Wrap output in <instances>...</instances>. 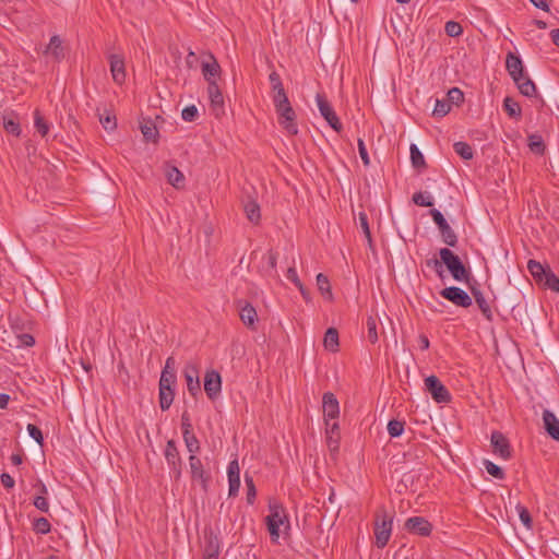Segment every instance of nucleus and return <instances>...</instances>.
I'll return each mask as SVG.
<instances>
[{"mask_svg": "<svg viewBox=\"0 0 559 559\" xmlns=\"http://www.w3.org/2000/svg\"><path fill=\"white\" fill-rule=\"evenodd\" d=\"M367 331H368V340L370 343L374 344L378 342V332H377V320L373 317H368L367 322Z\"/></svg>", "mask_w": 559, "mask_h": 559, "instance_id": "nucleus-46", "label": "nucleus"}, {"mask_svg": "<svg viewBox=\"0 0 559 559\" xmlns=\"http://www.w3.org/2000/svg\"><path fill=\"white\" fill-rule=\"evenodd\" d=\"M198 115V108L194 105L187 106L181 111L182 119L188 122L194 121Z\"/></svg>", "mask_w": 559, "mask_h": 559, "instance_id": "nucleus-53", "label": "nucleus"}, {"mask_svg": "<svg viewBox=\"0 0 559 559\" xmlns=\"http://www.w3.org/2000/svg\"><path fill=\"white\" fill-rule=\"evenodd\" d=\"M263 260L266 263L265 273L269 275H275L276 274V261H277V254L270 250L263 258Z\"/></svg>", "mask_w": 559, "mask_h": 559, "instance_id": "nucleus-43", "label": "nucleus"}, {"mask_svg": "<svg viewBox=\"0 0 559 559\" xmlns=\"http://www.w3.org/2000/svg\"><path fill=\"white\" fill-rule=\"evenodd\" d=\"M239 317L245 325L254 329L258 316L255 309L250 304H246L243 307H241Z\"/></svg>", "mask_w": 559, "mask_h": 559, "instance_id": "nucleus-24", "label": "nucleus"}, {"mask_svg": "<svg viewBox=\"0 0 559 559\" xmlns=\"http://www.w3.org/2000/svg\"><path fill=\"white\" fill-rule=\"evenodd\" d=\"M177 376L173 371H162L159 379V388L174 389Z\"/></svg>", "mask_w": 559, "mask_h": 559, "instance_id": "nucleus-40", "label": "nucleus"}, {"mask_svg": "<svg viewBox=\"0 0 559 559\" xmlns=\"http://www.w3.org/2000/svg\"><path fill=\"white\" fill-rule=\"evenodd\" d=\"M222 390L221 374L215 370H209L204 377V391L210 400H215Z\"/></svg>", "mask_w": 559, "mask_h": 559, "instance_id": "nucleus-14", "label": "nucleus"}, {"mask_svg": "<svg viewBox=\"0 0 559 559\" xmlns=\"http://www.w3.org/2000/svg\"><path fill=\"white\" fill-rule=\"evenodd\" d=\"M514 83L522 95L532 97L536 94V85L527 75H523V80L514 81Z\"/></svg>", "mask_w": 559, "mask_h": 559, "instance_id": "nucleus-28", "label": "nucleus"}, {"mask_svg": "<svg viewBox=\"0 0 559 559\" xmlns=\"http://www.w3.org/2000/svg\"><path fill=\"white\" fill-rule=\"evenodd\" d=\"M404 431V423L392 419L388 424V432L392 438L400 437Z\"/></svg>", "mask_w": 559, "mask_h": 559, "instance_id": "nucleus-49", "label": "nucleus"}, {"mask_svg": "<svg viewBox=\"0 0 559 559\" xmlns=\"http://www.w3.org/2000/svg\"><path fill=\"white\" fill-rule=\"evenodd\" d=\"M444 31L448 36L450 37H456L460 36L463 32V28L460 23L454 21H449L445 23Z\"/></svg>", "mask_w": 559, "mask_h": 559, "instance_id": "nucleus-51", "label": "nucleus"}, {"mask_svg": "<svg viewBox=\"0 0 559 559\" xmlns=\"http://www.w3.org/2000/svg\"><path fill=\"white\" fill-rule=\"evenodd\" d=\"M110 72L116 83L122 84L126 81L124 59L121 55L109 56Z\"/></svg>", "mask_w": 559, "mask_h": 559, "instance_id": "nucleus-19", "label": "nucleus"}, {"mask_svg": "<svg viewBox=\"0 0 559 559\" xmlns=\"http://www.w3.org/2000/svg\"><path fill=\"white\" fill-rule=\"evenodd\" d=\"M516 509L519 511V516L523 525L528 530L532 528V518L528 510L520 504L516 507Z\"/></svg>", "mask_w": 559, "mask_h": 559, "instance_id": "nucleus-54", "label": "nucleus"}, {"mask_svg": "<svg viewBox=\"0 0 559 559\" xmlns=\"http://www.w3.org/2000/svg\"><path fill=\"white\" fill-rule=\"evenodd\" d=\"M181 429H182V436L193 432L192 425L190 423V418L187 413H183L181 416Z\"/></svg>", "mask_w": 559, "mask_h": 559, "instance_id": "nucleus-63", "label": "nucleus"}, {"mask_svg": "<svg viewBox=\"0 0 559 559\" xmlns=\"http://www.w3.org/2000/svg\"><path fill=\"white\" fill-rule=\"evenodd\" d=\"M272 92L284 88L280 74L276 71H272L269 75Z\"/></svg>", "mask_w": 559, "mask_h": 559, "instance_id": "nucleus-58", "label": "nucleus"}, {"mask_svg": "<svg viewBox=\"0 0 559 559\" xmlns=\"http://www.w3.org/2000/svg\"><path fill=\"white\" fill-rule=\"evenodd\" d=\"M189 467L192 481H198L202 489L206 491L211 475L205 471L202 461L197 455H190Z\"/></svg>", "mask_w": 559, "mask_h": 559, "instance_id": "nucleus-9", "label": "nucleus"}, {"mask_svg": "<svg viewBox=\"0 0 559 559\" xmlns=\"http://www.w3.org/2000/svg\"><path fill=\"white\" fill-rule=\"evenodd\" d=\"M140 129L145 141L156 142L158 130L151 120H143L140 124Z\"/></svg>", "mask_w": 559, "mask_h": 559, "instance_id": "nucleus-30", "label": "nucleus"}, {"mask_svg": "<svg viewBox=\"0 0 559 559\" xmlns=\"http://www.w3.org/2000/svg\"><path fill=\"white\" fill-rule=\"evenodd\" d=\"M528 147L536 154H543L545 151V144L542 136L533 134L528 136Z\"/></svg>", "mask_w": 559, "mask_h": 559, "instance_id": "nucleus-42", "label": "nucleus"}, {"mask_svg": "<svg viewBox=\"0 0 559 559\" xmlns=\"http://www.w3.org/2000/svg\"><path fill=\"white\" fill-rule=\"evenodd\" d=\"M3 127L7 132L19 135L20 134V124L12 119L4 120Z\"/></svg>", "mask_w": 559, "mask_h": 559, "instance_id": "nucleus-62", "label": "nucleus"}, {"mask_svg": "<svg viewBox=\"0 0 559 559\" xmlns=\"http://www.w3.org/2000/svg\"><path fill=\"white\" fill-rule=\"evenodd\" d=\"M539 284L552 292L559 293V278L550 269L545 274L544 281Z\"/></svg>", "mask_w": 559, "mask_h": 559, "instance_id": "nucleus-36", "label": "nucleus"}, {"mask_svg": "<svg viewBox=\"0 0 559 559\" xmlns=\"http://www.w3.org/2000/svg\"><path fill=\"white\" fill-rule=\"evenodd\" d=\"M46 64L59 63L64 58L63 41L58 35L50 37L48 45L43 51Z\"/></svg>", "mask_w": 559, "mask_h": 559, "instance_id": "nucleus-6", "label": "nucleus"}, {"mask_svg": "<svg viewBox=\"0 0 559 559\" xmlns=\"http://www.w3.org/2000/svg\"><path fill=\"white\" fill-rule=\"evenodd\" d=\"M164 174L168 183H170L176 189H179L183 186L185 176L176 166L171 165L170 163H166L164 165Z\"/></svg>", "mask_w": 559, "mask_h": 559, "instance_id": "nucleus-22", "label": "nucleus"}, {"mask_svg": "<svg viewBox=\"0 0 559 559\" xmlns=\"http://www.w3.org/2000/svg\"><path fill=\"white\" fill-rule=\"evenodd\" d=\"M324 348L335 353L338 349V332L335 328H329L323 338Z\"/></svg>", "mask_w": 559, "mask_h": 559, "instance_id": "nucleus-26", "label": "nucleus"}, {"mask_svg": "<svg viewBox=\"0 0 559 559\" xmlns=\"http://www.w3.org/2000/svg\"><path fill=\"white\" fill-rule=\"evenodd\" d=\"M270 514L266 516V525L272 540H277L280 537V527L289 526L288 518L284 507L275 500L269 503Z\"/></svg>", "mask_w": 559, "mask_h": 559, "instance_id": "nucleus-2", "label": "nucleus"}, {"mask_svg": "<svg viewBox=\"0 0 559 559\" xmlns=\"http://www.w3.org/2000/svg\"><path fill=\"white\" fill-rule=\"evenodd\" d=\"M182 373L187 382L188 392L192 396H197L201 392L199 364L197 361H188Z\"/></svg>", "mask_w": 559, "mask_h": 559, "instance_id": "nucleus-8", "label": "nucleus"}, {"mask_svg": "<svg viewBox=\"0 0 559 559\" xmlns=\"http://www.w3.org/2000/svg\"><path fill=\"white\" fill-rule=\"evenodd\" d=\"M165 459L170 466L175 479H179L182 474V462L174 440H168L165 448Z\"/></svg>", "mask_w": 559, "mask_h": 559, "instance_id": "nucleus-10", "label": "nucleus"}, {"mask_svg": "<svg viewBox=\"0 0 559 559\" xmlns=\"http://www.w3.org/2000/svg\"><path fill=\"white\" fill-rule=\"evenodd\" d=\"M471 293H472L478 308L480 309L483 316L488 321H491L492 320L491 307H490V304L488 302V300L485 298L481 290L475 286H471Z\"/></svg>", "mask_w": 559, "mask_h": 559, "instance_id": "nucleus-23", "label": "nucleus"}, {"mask_svg": "<svg viewBox=\"0 0 559 559\" xmlns=\"http://www.w3.org/2000/svg\"><path fill=\"white\" fill-rule=\"evenodd\" d=\"M453 148L457 155H460L463 159H472L474 156V151L472 146L466 142H455L453 144Z\"/></svg>", "mask_w": 559, "mask_h": 559, "instance_id": "nucleus-34", "label": "nucleus"}, {"mask_svg": "<svg viewBox=\"0 0 559 559\" xmlns=\"http://www.w3.org/2000/svg\"><path fill=\"white\" fill-rule=\"evenodd\" d=\"M243 211L246 213L247 218L253 223L258 224L261 218L260 205L254 200H248L243 203Z\"/></svg>", "mask_w": 559, "mask_h": 559, "instance_id": "nucleus-25", "label": "nucleus"}, {"mask_svg": "<svg viewBox=\"0 0 559 559\" xmlns=\"http://www.w3.org/2000/svg\"><path fill=\"white\" fill-rule=\"evenodd\" d=\"M357 144H358V152H359V155H360V158H361L364 165L369 166L370 159H369V155H368L364 140L358 139Z\"/></svg>", "mask_w": 559, "mask_h": 559, "instance_id": "nucleus-59", "label": "nucleus"}, {"mask_svg": "<svg viewBox=\"0 0 559 559\" xmlns=\"http://www.w3.org/2000/svg\"><path fill=\"white\" fill-rule=\"evenodd\" d=\"M492 452L503 460L511 457V448L508 438L500 431H492L490 437Z\"/></svg>", "mask_w": 559, "mask_h": 559, "instance_id": "nucleus-12", "label": "nucleus"}, {"mask_svg": "<svg viewBox=\"0 0 559 559\" xmlns=\"http://www.w3.org/2000/svg\"><path fill=\"white\" fill-rule=\"evenodd\" d=\"M485 468L489 475H491L495 478L503 479L504 473L500 466L492 463L491 461L485 460L484 462Z\"/></svg>", "mask_w": 559, "mask_h": 559, "instance_id": "nucleus-48", "label": "nucleus"}, {"mask_svg": "<svg viewBox=\"0 0 559 559\" xmlns=\"http://www.w3.org/2000/svg\"><path fill=\"white\" fill-rule=\"evenodd\" d=\"M358 222H359V226L362 229V233L367 239L368 246L370 248H372L371 231H370V227H369V223H368V216L365 212H359Z\"/></svg>", "mask_w": 559, "mask_h": 559, "instance_id": "nucleus-38", "label": "nucleus"}, {"mask_svg": "<svg viewBox=\"0 0 559 559\" xmlns=\"http://www.w3.org/2000/svg\"><path fill=\"white\" fill-rule=\"evenodd\" d=\"M506 68L513 81L523 80L524 68L521 58L513 52H508L506 58Z\"/></svg>", "mask_w": 559, "mask_h": 559, "instance_id": "nucleus-18", "label": "nucleus"}, {"mask_svg": "<svg viewBox=\"0 0 559 559\" xmlns=\"http://www.w3.org/2000/svg\"><path fill=\"white\" fill-rule=\"evenodd\" d=\"M439 255L455 281H468L469 271L465 267L459 255L454 254L449 248H441Z\"/></svg>", "mask_w": 559, "mask_h": 559, "instance_id": "nucleus-3", "label": "nucleus"}, {"mask_svg": "<svg viewBox=\"0 0 559 559\" xmlns=\"http://www.w3.org/2000/svg\"><path fill=\"white\" fill-rule=\"evenodd\" d=\"M245 481H246V486H247V502L249 504H253L255 497H257V489H255L253 478L251 476H249L248 474H246Z\"/></svg>", "mask_w": 559, "mask_h": 559, "instance_id": "nucleus-44", "label": "nucleus"}, {"mask_svg": "<svg viewBox=\"0 0 559 559\" xmlns=\"http://www.w3.org/2000/svg\"><path fill=\"white\" fill-rule=\"evenodd\" d=\"M274 107L278 116V123L286 130L288 134H297L298 127L296 123V112L293 109L290 103L286 102L281 104V106L275 105Z\"/></svg>", "mask_w": 559, "mask_h": 559, "instance_id": "nucleus-4", "label": "nucleus"}, {"mask_svg": "<svg viewBox=\"0 0 559 559\" xmlns=\"http://www.w3.org/2000/svg\"><path fill=\"white\" fill-rule=\"evenodd\" d=\"M411 160L414 168H421L425 166V158L416 144L411 145Z\"/></svg>", "mask_w": 559, "mask_h": 559, "instance_id": "nucleus-41", "label": "nucleus"}, {"mask_svg": "<svg viewBox=\"0 0 559 559\" xmlns=\"http://www.w3.org/2000/svg\"><path fill=\"white\" fill-rule=\"evenodd\" d=\"M527 269L534 280L539 284L544 281V276L549 270V267H545L542 263L535 260H530L527 262Z\"/></svg>", "mask_w": 559, "mask_h": 559, "instance_id": "nucleus-27", "label": "nucleus"}, {"mask_svg": "<svg viewBox=\"0 0 559 559\" xmlns=\"http://www.w3.org/2000/svg\"><path fill=\"white\" fill-rule=\"evenodd\" d=\"M272 100H273L274 106L275 105L281 106V104L289 102L288 96L284 88H281V91L277 90V91L272 92Z\"/></svg>", "mask_w": 559, "mask_h": 559, "instance_id": "nucleus-57", "label": "nucleus"}, {"mask_svg": "<svg viewBox=\"0 0 559 559\" xmlns=\"http://www.w3.org/2000/svg\"><path fill=\"white\" fill-rule=\"evenodd\" d=\"M413 202L416 205L425 206V207H429V206L433 205L432 197L430 194H426V193H423V192L414 193Z\"/></svg>", "mask_w": 559, "mask_h": 559, "instance_id": "nucleus-45", "label": "nucleus"}, {"mask_svg": "<svg viewBox=\"0 0 559 559\" xmlns=\"http://www.w3.org/2000/svg\"><path fill=\"white\" fill-rule=\"evenodd\" d=\"M404 527L413 534L419 536H429L432 531V525L428 520L423 516H412L405 521Z\"/></svg>", "mask_w": 559, "mask_h": 559, "instance_id": "nucleus-13", "label": "nucleus"}, {"mask_svg": "<svg viewBox=\"0 0 559 559\" xmlns=\"http://www.w3.org/2000/svg\"><path fill=\"white\" fill-rule=\"evenodd\" d=\"M228 479H240V468L237 460L229 462L227 467Z\"/></svg>", "mask_w": 559, "mask_h": 559, "instance_id": "nucleus-55", "label": "nucleus"}, {"mask_svg": "<svg viewBox=\"0 0 559 559\" xmlns=\"http://www.w3.org/2000/svg\"><path fill=\"white\" fill-rule=\"evenodd\" d=\"M317 285L323 296H325L328 299H332L330 282L324 274L319 273L317 275Z\"/></svg>", "mask_w": 559, "mask_h": 559, "instance_id": "nucleus-39", "label": "nucleus"}, {"mask_svg": "<svg viewBox=\"0 0 559 559\" xmlns=\"http://www.w3.org/2000/svg\"><path fill=\"white\" fill-rule=\"evenodd\" d=\"M159 407L162 411H167L174 401L175 392L174 389L159 388Z\"/></svg>", "mask_w": 559, "mask_h": 559, "instance_id": "nucleus-33", "label": "nucleus"}, {"mask_svg": "<svg viewBox=\"0 0 559 559\" xmlns=\"http://www.w3.org/2000/svg\"><path fill=\"white\" fill-rule=\"evenodd\" d=\"M316 102L319 108L321 116L326 120L329 126L336 132H341L343 126L334 111L331 104L328 102L324 94L318 93L316 96Z\"/></svg>", "mask_w": 559, "mask_h": 559, "instance_id": "nucleus-5", "label": "nucleus"}, {"mask_svg": "<svg viewBox=\"0 0 559 559\" xmlns=\"http://www.w3.org/2000/svg\"><path fill=\"white\" fill-rule=\"evenodd\" d=\"M207 94L215 117L222 116L224 114V97L217 82H211V84H207Z\"/></svg>", "mask_w": 559, "mask_h": 559, "instance_id": "nucleus-16", "label": "nucleus"}, {"mask_svg": "<svg viewBox=\"0 0 559 559\" xmlns=\"http://www.w3.org/2000/svg\"><path fill=\"white\" fill-rule=\"evenodd\" d=\"M447 97L450 105H460L464 100V94L459 87H452L449 90Z\"/></svg>", "mask_w": 559, "mask_h": 559, "instance_id": "nucleus-50", "label": "nucleus"}, {"mask_svg": "<svg viewBox=\"0 0 559 559\" xmlns=\"http://www.w3.org/2000/svg\"><path fill=\"white\" fill-rule=\"evenodd\" d=\"M322 407L325 423H330L331 420H335L338 418L340 405L337 399L333 393L326 392L323 394Z\"/></svg>", "mask_w": 559, "mask_h": 559, "instance_id": "nucleus-15", "label": "nucleus"}, {"mask_svg": "<svg viewBox=\"0 0 559 559\" xmlns=\"http://www.w3.org/2000/svg\"><path fill=\"white\" fill-rule=\"evenodd\" d=\"M99 121H100L103 128L108 131H111V130L116 129V127H117L115 116L107 115L106 117H104L103 115L99 114Z\"/></svg>", "mask_w": 559, "mask_h": 559, "instance_id": "nucleus-56", "label": "nucleus"}, {"mask_svg": "<svg viewBox=\"0 0 559 559\" xmlns=\"http://www.w3.org/2000/svg\"><path fill=\"white\" fill-rule=\"evenodd\" d=\"M51 525L46 518H37V534L49 533Z\"/></svg>", "mask_w": 559, "mask_h": 559, "instance_id": "nucleus-60", "label": "nucleus"}, {"mask_svg": "<svg viewBox=\"0 0 559 559\" xmlns=\"http://www.w3.org/2000/svg\"><path fill=\"white\" fill-rule=\"evenodd\" d=\"M50 124L40 116L37 115V133H39L46 141L49 140Z\"/></svg>", "mask_w": 559, "mask_h": 559, "instance_id": "nucleus-52", "label": "nucleus"}, {"mask_svg": "<svg viewBox=\"0 0 559 559\" xmlns=\"http://www.w3.org/2000/svg\"><path fill=\"white\" fill-rule=\"evenodd\" d=\"M544 427L547 433L559 442V419L549 409L543 412Z\"/></svg>", "mask_w": 559, "mask_h": 559, "instance_id": "nucleus-21", "label": "nucleus"}, {"mask_svg": "<svg viewBox=\"0 0 559 559\" xmlns=\"http://www.w3.org/2000/svg\"><path fill=\"white\" fill-rule=\"evenodd\" d=\"M205 548H204V555H211L218 557L221 551V543L216 535H214L212 532L205 536Z\"/></svg>", "mask_w": 559, "mask_h": 559, "instance_id": "nucleus-29", "label": "nucleus"}, {"mask_svg": "<svg viewBox=\"0 0 559 559\" xmlns=\"http://www.w3.org/2000/svg\"><path fill=\"white\" fill-rule=\"evenodd\" d=\"M425 385L437 403H449L451 401L449 390L442 384L438 377L433 374L427 377L425 379Z\"/></svg>", "mask_w": 559, "mask_h": 559, "instance_id": "nucleus-7", "label": "nucleus"}, {"mask_svg": "<svg viewBox=\"0 0 559 559\" xmlns=\"http://www.w3.org/2000/svg\"><path fill=\"white\" fill-rule=\"evenodd\" d=\"M183 441L190 455H195L201 449L200 442L193 432L183 435Z\"/></svg>", "mask_w": 559, "mask_h": 559, "instance_id": "nucleus-37", "label": "nucleus"}, {"mask_svg": "<svg viewBox=\"0 0 559 559\" xmlns=\"http://www.w3.org/2000/svg\"><path fill=\"white\" fill-rule=\"evenodd\" d=\"M393 519L394 513H388L383 507L376 512L373 531L378 548H384L388 545L392 534Z\"/></svg>", "mask_w": 559, "mask_h": 559, "instance_id": "nucleus-1", "label": "nucleus"}, {"mask_svg": "<svg viewBox=\"0 0 559 559\" xmlns=\"http://www.w3.org/2000/svg\"><path fill=\"white\" fill-rule=\"evenodd\" d=\"M287 280L293 282L296 287H301V281L298 277L297 271L295 267H288L286 273Z\"/></svg>", "mask_w": 559, "mask_h": 559, "instance_id": "nucleus-64", "label": "nucleus"}, {"mask_svg": "<svg viewBox=\"0 0 559 559\" xmlns=\"http://www.w3.org/2000/svg\"><path fill=\"white\" fill-rule=\"evenodd\" d=\"M326 445L331 453H337L340 449L341 432L337 421L325 423Z\"/></svg>", "mask_w": 559, "mask_h": 559, "instance_id": "nucleus-20", "label": "nucleus"}, {"mask_svg": "<svg viewBox=\"0 0 559 559\" xmlns=\"http://www.w3.org/2000/svg\"><path fill=\"white\" fill-rule=\"evenodd\" d=\"M47 493V489L44 484L37 480V510L41 512H48L49 504L44 495Z\"/></svg>", "mask_w": 559, "mask_h": 559, "instance_id": "nucleus-35", "label": "nucleus"}, {"mask_svg": "<svg viewBox=\"0 0 559 559\" xmlns=\"http://www.w3.org/2000/svg\"><path fill=\"white\" fill-rule=\"evenodd\" d=\"M503 109L508 114L509 117L520 119L522 111L518 102H515L512 97H506L503 99Z\"/></svg>", "mask_w": 559, "mask_h": 559, "instance_id": "nucleus-32", "label": "nucleus"}, {"mask_svg": "<svg viewBox=\"0 0 559 559\" xmlns=\"http://www.w3.org/2000/svg\"><path fill=\"white\" fill-rule=\"evenodd\" d=\"M451 110V105L448 100L437 99L433 108V116L444 117Z\"/></svg>", "mask_w": 559, "mask_h": 559, "instance_id": "nucleus-47", "label": "nucleus"}, {"mask_svg": "<svg viewBox=\"0 0 559 559\" xmlns=\"http://www.w3.org/2000/svg\"><path fill=\"white\" fill-rule=\"evenodd\" d=\"M442 241L449 247H455L457 245V236L452 227L448 224L439 228Z\"/></svg>", "mask_w": 559, "mask_h": 559, "instance_id": "nucleus-31", "label": "nucleus"}, {"mask_svg": "<svg viewBox=\"0 0 559 559\" xmlns=\"http://www.w3.org/2000/svg\"><path fill=\"white\" fill-rule=\"evenodd\" d=\"M207 58L209 60L202 61L201 70L204 80L207 82V84H211V82H216V78L219 76L221 66L212 53H209Z\"/></svg>", "mask_w": 559, "mask_h": 559, "instance_id": "nucleus-17", "label": "nucleus"}, {"mask_svg": "<svg viewBox=\"0 0 559 559\" xmlns=\"http://www.w3.org/2000/svg\"><path fill=\"white\" fill-rule=\"evenodd\" d=\"M430 215L435 222V224L438 226V229L448 224L447 219L442 215V213L436 209L430 211Z\"/></svg>", "mask_w": 559, "mask_h": 559, "instance_id": "nucleus-61", "label": "nucleus"}, {"mask_svg": "<svg viewBox=\"0 0 559 559\" xmlns=\"http://www.w3.org/2000/svg\"><path fill=\"white\" fill-rule=\"evenodd\" d=\"M440 295L451 301L453 305L468 308L472 305V297L462 288L456 286L445 287L440 292Z\"/></svg>", "mask_w": 559, "mask_h": 559, "instance_id": "nucleus-11", "label": "nucleus"}]
</instances>
